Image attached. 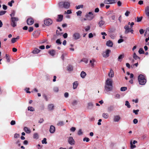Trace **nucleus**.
I'll use <instances>...</instances> for the list:
<instances>
[{
	"mask_svg": "<svg viewBox=\"0 0 149 149\" xmlns=\"http://www.w3.org/2000/svg\"><path fill=\"white\" fill-rule=\"evenodd\" d=\"M49 53L51 56H54L55 55V51L54 50H52L50 51Z\"/></svg>",
	"mask_w": 149,
	"mask_h": 149,
	"instance_id": "obj_30",
	"label": "nucleus"
},
{
	"mask_svg": "<svg viewBox=\"0 0 149 149\" xmlns=\"http://www.w3.org/2000/svg\"><path fill=\"white\" fill-rule=\"evenodd\" d=\"M19 20L18 18L16 17H11L12 22L11 23V25L13 27H15L16 26L17 23L15 22Z\"/></svg>",
	"mask_w": 149,
	"mask_h": 149,
	"instance_id": "obj_7",
	"label": "nucleus"
},
{
	"mask_svg": "<svg viewBox=\"0 0 149 149\" xmlns=\"http://www.w3.org/2000/svg\"><path fill=\"white\" fill-rule=\"evenodd\" d=\"M67 141L68 143L71 146H74L75 144V141L72 136L68 137Z\"/></svg>",
	"mask_w": 149,
	"mask_h": 149,
	"instance_id": "obj_5",
	"label": "nucleus"
},
{
	"mask_svg": "<svg viewBox=\"0 0 149 149\" xmlns=\"http://www.w3.org/2000/svg\"><path fill=\"white\" fill-rule=\"evenodd\" d=\"M94 15L92 12H89V13L86 14L85 17L87 18L88 20H92L94 17Z\"/></svg>",
	"mask_w": 149,
	"mask_h": 149,
	"instance_id": "obj_6",
	"label": "nucleus"
},
{
	"mask_svg": "<svg viewBox=\"0 0 149 149\" xmlns=\"http://www.w3.org/2000/svg\"><path fill=\"white\" fill-rule=\"evenodd\" d=\"M109 76L110 77H112L114 76V72L113 71L111 70L110 71L109 73L108 74Z\"/></svg>",
	"mask_w": 149,
	"mask_h": 149,
	"instance_id": "obj_22",
	"label": "nucleus"
},
{
	"mask_svg": "<svg viewBox=\"0 0 149 149\" xmlns=\"http://www.w3.org/2000/svg\"><path fill=\"white\" fill-rule=\"evenodd\" d=\"M6 57L7 60V61L8 62H9L10 61V58L8 56L7 54H6Z\"/></svg>",
	"mask_w": 149,
	"mask_h": 149,
	"instance_id": "obj_47",
	"label": "nucleus"
},
{
	"mask_svg": "<svg viewBox=\"0 0 149 149\" xmlns=\"http://www.w3.org/2000/svg\"><path fill=\"white\" fill-rule=\"evenodd\" d=\"M102 116L105 119L108 118L109 116V114L108 113H103Z\"/></svg>",
	"mask_w": 149,
	"mask_h": 149,
	"instance_id": "obj_29",
	"label": "nucleus"
},
{
	"mask_svg": "<svg viewBox=\"0 0 149 149\" xmlns=\"http://www.w3.org/2000/svg\"><path fill=\"white\" fill-rule=\"evenodd\" d=\"M33 30V27H30L28 29V31L29 32L32 31Z\"/></svg>",
	"mask_w": 149,
	"mask_h": 149,
	"instance_id": "obj_55",
	"label": "nucleus"
},
{
	"mask_svg": "<svg viewBox=\"0 0 149 149\" xmlns=\"http://www.w3.org/2000/svg\"><path fill=\"white\" fill-rule=\"evenodd\" d=\"M73 39L74 40H77L80 38V35L77 32H75L72 35Z\"/></svg>",
	"mask_w": 149,
	"mask_h": 149,
	"instance_id": "obj_8",
	"label": "nucleus"
},
{
	"mask_svg": "<svg viewBox=\"0 0 149 149\" xmlns=\"http://www.w3.org/2000/svg\"><path fill=\"white\" fill-rule=\"evenodd\" d=\"M70 130L72 132H74L76 130V128L74 127H72L70 128Z\"/></svg>",
	"mask_w": 149,
	"mask_h": 149,
	"instance_id": "obj_57",
	"label": "nucleus"
},
{
	"mask_svg": "<svg viewBox=\"0 0 149 149\" xmlns=\"http://www.w3.org/2000/svg\"><path fill=\"white\" fill-rule=\"evenodd\" d=\"M28 110L31 111H35L34 108L32 107H29L28 108Z\"/></svg>",
	"mask_w": 149,
	"mask_h": 149,
	"instance_id": "obj_34",
	"label": "nucleus"
},
{
	"mask_svg": "<svg viewBox=\"0 0 149 149\" xmlns=\"http://www.w3.org/2000/svg\"><path fill=\"white\" fill-rule=\"evenodd\" d=\"M93 35L92 33H90L88 35V37L89 38H92L93 37Z\"/></svg>",
	"mask_w": 149,
	"mask_h": 149,
	"instance_id": "obj_64",
	"label": "nucleus"
},
{
	"mask_svg": "<svg viewBox=\"0 0 149 149\" xmlns=\"http://www.w3.org/2000/svg\"><path fill=\"white\" fill-rule=\"evenodd\" d=\"M112 79L107 78L105 82L104 91L105 93L112 91L113 90Z\"/></svg>",
	"mask_w": 149,
	"mask_h": 149,
	"instance_id": "obj_1",
	"label": "nucleus"
},
{
	"mask_svg": "<svg viewBox=\"0 0 149 149\" xmlns=\"http://www.w3.org/2000/svg\"><path fill=\"white\" fill-rule=\"evenodd\" d=\"M19 36H17L16 38H13L11 39V42L12 43H14L15 42L17 39H19Z\"/></svg>",
	"mask_w": 149,
	"mask_h": 149,
	"instance_id": "obj_28",
	"label": "nucleus"
},
{
	"mask_svg": "<svg viewBox=\"0 0 149 149\" xmlns=\"http://www.w3.org/2000/svg\"><path fill=\"white\" fill-rule=\"evenodd\" d=\"M83 132L82 131V130L81 129H79L78 132V134L79 135H81L82 134Z\"/></svg>",
	"mask_w": 149,
	"mask_h": 149,
	"instance_id": "obj_50",
	"label": "nucleus"
},
{
	"mask_svg": "<svg viewBox=\"0 0 149 149\" xmlns=\"http://www.w3.org/2000/svg\"><path fill=\"white\" fill-rule=\"evenodd\" d=\"M82 13V12L80 10L78 11L76 13L77 16H81V14Z\"/></svg>",
	"mask_w": 149,
	"mask_h": 149,
	"instance_id": "obj_51",
	"label": "nucleus"
},
{
	"mask_svg": "<svg viewBox=\"0 0 149 149\" xmlns=\"http://www.w3.org/2000/svg\"><path fill=\"white\" fill-rule=\"evenodd\" d=\"M55 131V127L52 125L50 126L49 132L51 133H54Z\"/></svg>",
	"mask_w": 149,
	"mask_h": 149,
	"instance_id": "obj_16",
	"label": "nucleus"
},
{
	"mask_svg": "<svg viewBox=\"0 0 149 149\" xmlns=\"http://www.w3.org/2000/svg\"><path fill=\"white\" fill-rule=\"evenodd\" d=\"M139 54H144V52L143 50V49L142 48H140L139 51Z\"/></svg>",
	"mask_w": 149,
	"mask_h": 149,
	"instance_id": "obj_40",
	"label": "nucleus"
},
{
	"mask_svg": "<svg viewBox=\"0 0 149 149\" xmlns=\"http://www.w3.org/2000/svg\"><path fill=\"white\" fill-rule=\"evenodd\" d=\"M95 62V61L94 59H93L92 60H91L90 61V63L91 64V66L92 67H94V63Z\"/></svg>",
	"mask_w": 149,
	"mask_h": 149,
	"instance_id": "obj_32",
	"label": "nucleus"
},
{
	"mask_svg": "<svg viewBox=\"0 0 149 149\" xmlns=\"http://www.w3.org/2000/svg\"><path fill=\"white\" fill-rule=\"evenodd\" d=\"M124 54H122L120 55L118 58V61L121 62L122 61L123 58L124 57Z\"/></svg>",
	"mask_w": 149,
	"mask_h": 149,
	"instance_id": "obj_21",
	"label": "nucleus"
},
{
	"mask_svg": "<svg viewBox=\"0 0 149 149\" xmlns=\"http://www.w3.org/2000/svg\"><path fill=\"white\" fill-rule=\"evenodd\" d=\"M90 141L89 139L87 137H85L83 139V141H86V142H88Z\"/></svg>",
	"mask_w": 149,
	"mask_h": 149,
	"instance_id": "obj_49",
	"label": "nucleus"
},
{
	"mask_svg": "<svg viewBox=\"0 0 149 149\" xmlns=\"http://www.w3.org/2000/svg\"><path fill=\"white\" fill-rule=\"evenodd\" d=\"M54 105L53 104H49L48 105V109L50 111H53L54 109Z\"/></svg>",
	"mask_w": 149,
	"mask_h": 149,
	"instance_id": "obj_15",
	"label": "nucleus"
},
{
	"mask_svg": "<svg viewBox=\"0 0 149 149\" xmlns=\"http://www.w3.org/2000/svg\"><path fill=\"white\" fill-rule=\"evenodd\" d=\"M34 23V20L32 18H29L27 20V23L28 25H32Z\"/></svg>",
	"mask_w": 149,
	"mask_h": 149,
	"instance_id": "obj_13",
	"label": "nucleus"
},
{
	"mask_svg": "<svg viewBox=\"0 0 149 149\" xmlns=\"http://www.w3.org/2000/svg\"><path fill=\"white\" fill-rule=\"evenodd\" d=\"M116 34L115 33H111L110 34V36L112 39H114L116 36Z\"/></svg>",
	"mask_w": 149,
	"mask_h": 149,
	"instance_id": "obj_33",
	"label": "nucleus"
},
{
	"mask_svg": "<svg viewBox=\"0 0 149 149\" xmlns=\"http://www.w3.org/2000/svg\"><path fill=\"white\" fill-rule=\"evenodd\" d=\"M117 1V0H104V3L107 4H113L115 3Z\"/></svg>",
	"mask_w": 149,
	"mask_h": 149,
	"instance_id": "obj_10",
	"label": "nucleus"
},
{
	"mask_svg": "<svg viewBox=\"0 0 149 149\" xmlns=\"http://www.w3.org/2000/svg\"><path fill=\"white\" fill-rule=\"evenodd\" d=\"M86 74L85 72H84V71H82L80 74L81 77L84 79V78L86 76Z\"/></svg>",
	"mask_w": 149,
	"mask_h": 149,
	"instance_id": "obj_26",
	"label": "nucleus"
},
{
	"mask_svg": "<svg viewBox=\"0 0 149 149\" xmlns=\"http://www.w3.org/2000/svg\"><path fill=\"white\" fill-rule=\"evenodd\" d=\"M127 89V88L126 87H122L120 88V91H125Z\"/></svg>",
	"mask_w": 149,
	"mask_h": 149,
	"instance_id": "obj_44",
	"label": "nucleus"
},
{
	"mask_svg": "<svg viewBox=\"0 0 149 149\" xmlns=\"http://www.w3.org/2000/svg\"><path fill=\"white\" fill-rule=\"evenodd\" d=\"M146 14L147 16L149 17V6H147L145 9Z\"/></svg>",
	"mask_w": 149,
	"mask_h": 149,
	"instance_id": "obj_25",
	"label": "nucleus"
},
{
	"mask_svg": "<svg viewBox=\"0 0 149 149\" xmlns=\"http://www.w3.org/2000/svg\"><path fill=\"white\" fill-rule=\"evenodd\" d=\"M78 103V101L77 100H74L72 102V105L73 106H75Z\"/></svg>",
	"mask_w": 149,
	"mask_h": 149,
	"instance_id": "obj_39",
	"label": "nucleus"
},
{
	"mask_svg": "<svg viewBox=\"0 0 149 149\" xmlns=\"http://www.w3.org/2000/svg\"><path fill=\"white\" fill-rule=\"evenodd\" d=\"M19 134H18L16 133L14 135V138H18L19 137Z\"/></svg>",
	"mask_w": 149,
	"mask_h": 149,
	"instance_id": "obj_61",
	"label": "nucleus"
},
{
	"mask_svg": "<svg viewBox=\"0 0 149 149\" xmlns=\"http://www.w3.org/2000/svg\"><path fill=\"white\" fill-rule=\"evenodd\" d=\"M53 23L52 20L50 19H46L44 21V24L47 26L51 25Z\"/></svg>",
	"mask_w": 149,
	"mask_h": 149,
	"instance_id": "obj_9",
	"label": "nucleus"
},
{
	"mask_svg": "<svg viewBox=\"0 0 149 149\" xmlns=\"http://www.w3.org/2000/svg\"><path fill=\"white\" fill-rule=\"evenodd\" d=\"M124 41V40L122 39H119L118 41V43H120L122 42H123Z\"/></svg>",
	"mask_w": 149,
	"mask_h": 149,
	"instance_id": "obj_63",
	"label": "nucleus"
},
{
	"mask_svg": "<svg viewBox=\"0 0 149 149\" xmlns=\"http://www.w3.org/2000/svg\"><path fill=\"white\" fill-rule=\"evenodd\" d=\"M133 58H134L135 60H136L137 59H140V58L137 56L136 54L135 53H134L133 56Z\"/></svg>",
	"mask_w": 149,
	"mask_h": 149,
	"instance_id": "obj_36",
	"label": "nucleus"
},
{
	"mask_svg": "<svg viewBox=\"0 0 149 149\" xmlns=\"http://www.w3.org/2000/svg\"><path fill=\"white\" fill-rule=\"evenodd\" d=\"M125 29V34H127L130 32V30L131 28H130L129 26L127 25H125L124 27Z\"/></svg>",
	"mask_w": 149,
	"mask_h": 149,
	"instance_id": "obj_12",
	"label": "nucleus"
},
{
	"mask_svg": "<svg viewBox=\"0 0 149 149\" xmlns=\"http://www.w3.org/2000/svg\"><path fill=\"white\" fill-rule=\"evenodd\" d=\"M56 42L57 44H61V41L60 39H57L56 41Z\"/></svg>",
	"mask_w": 149,
	"mask_h": 149,
	"instance_id": "obj_62",
	"label": "nucleus"
},
{
	"mask_svg": "<svg viewBox=\"0 0 149 149\" xmlns=\"http://www.w3.org/2000/svg\"><path fill=\"white\" fill-rule=\"evenodd\" d=\"M106 45L109 47H111L113 45V43L112 41L109 40L107 42Z\"/></svg>",
	"mask_w": 149,
	"mask_h": 149,
	"instance_id": "obj_20",
	"label": "nucleus"
},
{
	"mask_svg": "<svg viewBox=\"0 0 149 149\" xmlns=\"http://www.w3.org/2000/svg\"><path fill=\"white\" fill-rule=\"evenodd\" d=\"M149 34V27L148 28L146 29V31L145 33L144 36H146V35Z\"/></svg>",
	"mask_w": 149,
	"mask_h": 149,
	"instance_id": "obj_35",
	"label": "nucleus"
},
{
	"mask_svg": "<svg viewBox=\"0 0 149 149\" xmlns=\"http://www.w3.org/2000/svg\"><path fill=\"white\" fill-rule=\"evenodd\" d=\"M64 97L65 98H67L69 96V94L68 93L66 92L64 93Z\"/></svg>",
	"mask_w": 149,
	"mask_h": 149,
	"instance_id": "obj_58",
	"label": "nucleus"
},
{
	"mask_svg": "<svg viewBox=\"0 0 149 149\" xmlns=\"http://www.w3.org/2000/svg\"><path fill=\"white\" fill-rule=\"evenodd\" d=\"M84 29L86 31H88L90 29V26H87L85 27Z\"/></svg>",
	"mask_w": 149,
	"mask_h": 149,
	"instance_id": "obj_60",
	"label": "nucleus"
},
{
	"mask_svg": "<svg viewBox=\"0 0 149 149\" xmlns=\"http://www.w3.org/2000/svg\"><path fill=\"white\" fill-rule=\"evenodd\" d=\"M47 139L45 138H44L43 140L42 141V144H46L47 143V142L46 141Z\"/></svg>",
	"mask_w": 149,
	"mask_h": 149,
	"instance_id": "obj_46",
	"label": "nucleus"
},
{
	"mask_svg": "<svg viewBox=\"0 0 149 149\" xmlns=\"http://www.w3.org/2000/svg\"><path fill=\"white\" fill-rule=\"evenodd\" d=\"M54 92H57L58 91V87H56L54 88Z\"/></svg>",
	"mask_w": 149,
	"mask_h": 149,
	"instance_id": "obj_52",
	"label": "nucleus"
},
{
	"mask_svg": "<svg viewBox=\"0 0 149 149\" xmlns=\"http://www.w3.org/2000/svg\"><path fill=\"white\" fill-rule=\"evenodd\" d=\"M14 3V1L13 0H12L10 2L8 3V4L10 7L12 6V4Z\"/></svg>",
	"mask_w": 149,
	"mask_h": 149,
	"instance_id": "obj_43",
	"label": "nucleus"
},
{
	"mask_svg": "<svg viewBox=\"0 0 149 149\" xmlns=\"http://www.w3.org/2000/svg\"><path fill=\"white\" fill-rule=\"evenodd\" d=\"M111 51L109 49H107L105 52H104L102 54L103 56L104 57L107 58L109 56V54Z\"/></svg>",
	"mask_w": 149,
	"mask_h": 149,
	"instance_id": "obj_11",
	"label": "nucleus"
},
{
	"mask_svg": "<svg viewBox=\"0 0 149 149\" xmlns=\"http://www.w3.org/2000/svg\"><path fill=\"white\" fill-rule=\"evenodd\" d=\"M78 84L79 83L78 81H75L72 84L73 89H76L78 86Z\"/></svg>",
	"mask_w": 149,
	"mask_h": 149,
	"instance_id": "obj_17",
	"label": "nucleus"
},
{
	"mask_svg": "<svg viewBox=\"0 0 149 149\" xmlns=\"http://www.w3.org/2000/svg\"><path fill=\"white\" fill-rule=\"evenodd\" d=\"M138 80L139 84L141 85H144L146 82V80L145 76L142 74L139 75L138 77Z\"/></svg>",
	"mask_w": 149,
	"mask_h": 149,
	"instance_id": "obj_2",
	"label": "nucleus"
},
{
	"mask_svg": "<svg viewBox=\"0 0 149 149\" xmlns=\"http://www.w3.org/2000/svg\"><path fill=\"white\" fill-rule=\"evenodd\" d=\"M139 32L140 34H143L144 32V31L142 29H141L139 30Z\"/></svg>",
	"mask_w": 149,
	"mask_h": 149,
	"instance_id": "obj_56",
	"label": "nucleus"
},
{
	"mask_svg": "<svg viewBox=\"0 0 149 149\" xmlns=\"http://www.w3.org/2000/svg\"><path fill=\"white\" fill-rule=\"evenodd\" d=\"M83 7V5H79L78 6H76V8L77 9H78L80 8H82Z\"/></svg>",
	"mask_w": 149,
	"mask_h": 149,
	"instance_id": "obj_45",
	"label": "nucleus"
},
{
	"mask_svg": "<svg viewBox=\"0 0 149 149\" xmlns=\"http://www.w3.org/2000/svg\"><path fill=\"white\" fill-rule=\"evenodd\" d=\"M40 50L36 48H35L34 49V50L33 51L32 53L34 54H36L39 53Z\"/></svg>",
	"mask_w": 149,
	"mask_h": 149,
	"instance_id": "obj_27",
	"label": "nucleus"
},
{
	"mask_svg": "<svg viewBox=\"0 0 149 149\" xmlns=\"http://www.w3.org/2000/svg\"><path fill=\"white\" fill-rule=\"evenodd\" d=\"M67 70L69 72H71L73 70V67L72 65H69L67 67Z\"/></svg>",
	"mask_w": 149,
	"mask_h": 149,
	"instance_id": "obj_18",
	"label": "nucleus"
},
{
	"mask_svg": "<svg viewBox=\"0 0 149 149\" xmlns=\"http://www.w3.org/2000/svg\"><path fill=\"white\" fill-rule=\"evenodd\" d=\"M139 111V109H137L136 110H133V113H134L136 115H137L138 114V112Z\"/></svg>",
	"mask_w": 149,
	"mask_h": 149,
	"instance_id": "obj_54",
	"label": "nucleus"
},
{
	"mask_svg": "<svg viewBox=\"0 0 149 149\" xmlns=\"http://www.w3.org/2000/svg\"><path fill=\"white\" fill-rule=\"evenodd\" d=\"M39 138L38 135V133H36L34 134L33 135V138L37 139Z\"/></svg>",
	"mask_w": 149,
	"mask_h": 149,
	"instance_id": "obj_31",
	"label": "nucleus"
},
{
	"mask_svg": "<svg viewBox=\"0 0 149 149\" xmlns=\"http://www.w3.org/2000/svg\"><path fill=\"white\" fill-rule=\"evenodd\" d=\"M130 148L131 149H134V148H135L136 147V146L135 145H133V144L132 143V141H130Z\"/></svg>",
	"mask_w": 149,
	"mask_h": 149,
	"instance_id": "obj_37",
	"label": "nucleus"
},
{
	"mask_svg": "<svg viewBox=\"0 0 149 149\" xmlns=\"http://www.w3.org/2000/svg\"><path fill=\"white\" fill-rule=\"evenodd\" d=\"M142 19V17H137V22H141Z\"/></svg>",
	"mask_w": 149,
	"mask_h": 149,
	"instance_id": "obj_48",
	"label": "nucleus"
},
{
	"mask_svg": "<svg viewBox=\"0 0 149 149\" xmlns=\"http://www.w3.org/2000/svg\"><path fill=\"white\" fill-rule=\"evenodd\" d=\"M6 13L5 11H0V16L2 15H4Z\"/></svg>",
	"mask_w": 149,
	"mask_h": 149,
	"instance_id": "obj_53",
	"label": "nucleus"
},
{
	"mask_svg": "<svg viewBox=\"0 0 149 149\" xmlns=\"http://www.w3.org/2000/svg\"><path fill=\"white\" fill-rule=\"evenodd\" d=\"M15 14V11H13L11 14H10V15L11 17H13Z\"/></svg>",
	"mask_w": 149,
	"mask_h": 149,
	"instance_id": "obj_59",
	"label": "nucleus"
},
{
	"mask_svg": "<svg viewBox=\"0 0 149 149\" xmlns=\"http://www.w3.org/2000/svg\"><path fill=\"white\" fill-rule=\"evenodd\" d=\"M102 18L103 17H100L101 20L98 23V24L99 25V26L100 27H102V26H103L104 24L105 23V22L104 21L102 20Z\"/></svg>",
	"mask_w": 149,
	"mask_h": 149,
	"instance_id": "obj_14",
	"label": "nucleus"
},
{
	"mask_svg": "<svg viewBox=\"0 0 149 149\" xmlns=\"http://www.w3.org/2000/svg\"><path fill=\"white\" fill-rule=\"evenodd\" d=\"M121 118L119 115H115L113 116V120L114 123L118 122L121 120Z\"/></svg>",
	"mask_w": 149,
	"mask_h": 149,
	"instance_id": "obj_4",
	"label": "nucleus"
},
{
	"mask_svg": "<svg viewBox=\"0 0 149 149\" xmlns=\"http://www.w3.org/2000/svg\"><path fill=\"white\" fill-rule=\"evenodd\" d=\"M81 61L84 62L86 63H88V60L86 58H84L82 59Z\"/></svg>",
	"mask_w": 149,
	"mask_h": 149,
	"instance_id": "obj_42",
	"label": "nucleus"
},
{
	"mask_svg": "<svg viewBox=\"0 0 149 149\" xmlns=\"http://www.w3.org/2000/svg\"><path fill=\"white\" fill-rule=\"evenodd\" d=\"M93 104L92 102H89L88 103L87 108L89 109H91L93 108Z\"/></svg>",
	"mask_w": 149,
	"mask_h": 149,
	"instance_id": "obj_19",
	"label": "nucleus"
},
{
	"mask_svg": "<svg viewBox=\"0 0 149 149\" xmlns=\"http://www.w3.org/2000/svg\"><path fill=\"white\" fill-rule=\"evenodd\" d=\"M64 125V123L63 121H60L57 124L58 125L60 126H62L63 125Z\"/></svg>",
	"mask_w": 149,
	"mask_h": 149,
	"instance_id": "obj_41",
	"label": "nucleus"
},
{
	"mask_svg": "<svg viewBox=\"0 0 149 149\" xmlns=\"http://www.w3.org/2000/svg\"><path fill=\"white\" fill-rule=\"evenodd\" d=\"M24 130L26 133L28 134L30 133L31 132L30 130L26 127H24Z\"/></svg>",
	"mask_w": 149,
	"mask_h": 149,
	"instance_id": "obj_24",
	"label": "nucleus"
},
{
	"mask_svg": "<svg viewBox=\"0 0 149 149\" xmlns=\"http://www.w3.org/2000/svg\"><path fill=\"white\" fill-rule=\"evenodd\" d=\"M59 6L61 8L68 9L70 7V3L68 1H61L59 3Z\"/></svg>",
	"mask_w": 149,
	"mask_h": 149,
	"instance_id": "obj_3",
	"label": "nucleus"
},
{
	"mask_svg": "<svg viewBox=\"0 0 149 149\" xmlns=\"http://www.w3.org/2000/svg\"><path fill=\"white\" fill-rule=\"evenodd\" d=\"M125 106H127L128 108H130L131 107L130 103L129 102L127 101H125Z\"/></svg>",
	"mask_w": 149,
	"mask_h": 149,
	"instance_id": "obj_38",
	"label": "nucleus"
},
{
	"mask_svg": "<svg viewBox=\"0 0 149 149\" xmlns=\"http://www.w3.org/2000/svg\"><path fill=\"white\" fill-rule=\"evenodd\" d=\"M63 15H58V19L57 20L58 22H61L63 19Z\"/></svg>",
	"mask_w": 149,
	"mask_h": 149,
	"instance_id": "obj_23",
	"label": "nucleus"
}]
</instances>
